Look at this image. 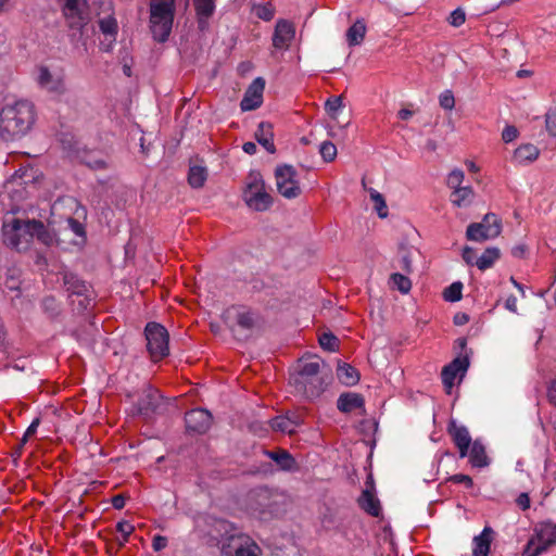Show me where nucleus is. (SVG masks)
<instances>
[{
	"label": "nucleus",
	"mask_w": 556,
	"mask_h": 556,
	"mask_svg": "<svg viewBox=\"0 0 556 556\" xmlns=\"http://www.w3.org/2000/svg\"><path fill=\"white\" fill-rule=\"evenodd\" d=\"M35 123V108L27 100L5 104L0 111V138L14 141L24 137Z\"/></svg>",
	"instance_id": "obj_1"
},
{
	"label": "nucleus",
	"mask_w": 556,
	"mask_h": 556,
	"mask_svg": "<svg viewBox=\"0 0 556 556\" xmlns=\"http://www.w3.org/2000/svg\"><path fill=\"white\" fill-rule=\"evenodd\" d=\"M175 0H150V28L159 42L168 39L173 28Z\"/></svg>",
	"instance_id": "obj_2"
},
{
	"label": "nucleus",
	"mask_w": 556,
	"mask_h": 556,
	"mask_svg": "<svg viewBox=\"0 0 556 556\" xmlns=\"http://www.w3.org/2000/svg\"><path fill=\"white\" fill-rule=\"evenodd\" d=\"M242 199L247 206L255 212H265L273 205V198L267 192L263 176L257 170H251L244 182Z\"/></svg>",
	"instance_id": "obj_3"
},
{
	"label": "nucleus",
	"mask_w": 556,
	"mask_h": 556,
	"mask_svg": "<svg viewBox=\"0 0 556 556\" xmlns=\"http://www.w3.org/2000/svg\"><path fill=\"white\" fill-rule=\"evenodd\" d=\"M33 223L34 219L23 220L15 217L5 220L2 225L3 242L18 251L26 249L33 240Z\"/></svg>",
	"instance_id": "obj_4"
},
{
	"label": "nucleus",
	"mask_w": 556,
	"mask_h": 556,
	"mask_svg": "<svg viewBox=\"0 0 556 556\" xmlns=\"http://www.w3.org/2000/svg\"><path fill=\"white\" fill-rule=\"evenodd\" d=\"M556 544V525L543 522L535 527L533 535L523 548L522 556H540Z\"/></svg>",
	"instance_id": "obj_5"
},
{
	"label": "nucleus",
	"mask_w": 556,
	"mask_h": 556,
	"mask_svg": "<svg viewBox=\"0 0 556 556\" xmlns=\"http://www.w3.org/2000/svg\"><path fill=\"white\" fill-rule=\"evenodd\" d=\"M147 348L153 361H159L168 355V332L157 323H149L146 326Z\"/></svg>",
	"instance_id": "obj_6"
},
{
	"label": "nucleus",
	"mask_w": 556,
	"mask_h": 556,
	"mask_svg": "<svg viewBox=\"0 0 556 556\" xmlns=\"http://www.w3.org/2000/svg\"><path fill=\"white\" fill-rule=\"evenodd\" d=\"M35 79L42 90L54 98L62 97L67 90L65 76L61 71H51L48 66L39 65Z\"/></svg>",
	"instance_id": "obj_7"
},
{
	"label": "nucleus",
	"mask_w": 556,
	"mask_h": 556,
	"mask_svg": "<svg viewBox=\"0 0 556 556\" xmlns=\"http://www.w3.org/2000/svg\"><path fill=\"white\" fill-rule=\"evenodd\" d=\"M296 170L291 165L278 166L275 170L276 187L286 199H295L301 194Z\"/></svg>",
	"instance_id": "obj_8"
},
{
	"label": "nucleus",
	"mask_w": 556,
	"mask_h": 556,
	"mask_svg": "<svg viewBox=\"0 0 556 556\" xmlns=\"http://www.w3.org/2000/svg\"><path fill=\"white\" fill-rule=\"evenodd\" d=\"M501 222L495 214H486L481 223L470 224L466 237L471 241L494 239L501 233Z\"/></svg>",
	"instance_id": "obj_9"
},
{
	"label": "nucleus",
	"mask_w": 556,
	"mask_h": 556,
	"mask_svg": "<svg viewBox=\"0 0 556 556\" xmlns=\"http://www.w3.org/2000/svg\"><path fill=\"white\" fill-rule=\"evenodd\" d=\"M63 15L72 28H81L89 21V9L86 0H62Z\"/></svg>",
	"instance_id": "obj_10"
},
{
	"label": "nucleus",
	"mask_w": 556,
	"mask_h": 556,
	"mask_svg": "<svg viewBox=\"0 0 556 556\" xmlns=\"http://www.w3.org/2000/svg\"><path fill=\"white\" fill-rule=\"evenodd\" d=\"M469 367V359L467 356L456 357L448 365L442 369V382L447 393H451L455 386L456 379L462 380L466 375Z\"/></svg>",
	"instance_id": "obj_11"
},
{
	"label": "nucleus",
	"mask_w": 556,
	"mask_h": 556,
	"mask_svg": "<svg viewBox=\"0 0 556 556\" xmlns=\"http://www.w3.org/2000/svg\"><path fill=\"white\" fill-rule=\"evenodd\" d=\"M223 318L225 323L232 329L240 327L241 329L249 330L253 328L255 323L253 313L243 306L228 307L224 312Z\"/></svg>",
	"instance_id": "obj_12"
},
{
	"label": "nucleus",
	"mask_w": 556,
	"mask_h": 556,
	"mask_svg": "<svg viewBox=\"0 0 556 556\" xmlns=\"http://www.w3.org/2000/svg\"><path fill=\"white\" fill-rule=\"evenodd\" d=\"M225 556H260V547L248 536H231L230 544L223 547Z\"/></svg>",
	"instance_id": "obj_13"
},
{
	"label": "nucleus",
	"mask_w": 556,
	"mask_h": 556,
	"mask_svg": "<svg viewBox=\"0 0 556 556\" xmlns=\"http://www.w3.org/2000/svg\"><path fill=\"white\" fill-rule=\"evenodd\" d=\"M249 511L253 517L261 520H267L271 517L273 510L267 491H258L251 495Z\"/></svg>",
	"instance_id": "obj_14"
},
{
	"label": "nucleus",
	"mask_w": 556,
	"mask_h": 556,
	"mask_svg": "<svg viewBox=\"0 0 556 556\" xmlns=\"http://www.w3.org/2000/svg\"><path fill=\"white\" fill-rule=\"evenodd\" d=\"M188 431L204 433L212 424V415L208 410L197 408L188 412L185 417Z\"/></svg>",
	"instance_id": "obj_15"
},
{
	"label": "nucleus",
	"mask_w": 556,
	"mask_h": 556,
	"mask_svg": "<svg viewBox=\"0 0 556 556\" xmlns=\"http://www.w3.org/2000/svg\"><path fill=\"white\" fill-rule=\"evenodd\" d=\"M321 359L317 356L303 359L299 368V382L306 387L319 372ZM308 396H314L318 392L305 388Z\"/></svg>",
	"instance_id": "obj_16"
},
{
	"label": "nucleus",
	"mask_w": 556,
	"mask_h": 556,
	"mask_svg": "<svg viewBox=\"0 0 556 556\" xmlns=\"http://www.w3.org/2000/svg\"><path fill=\"white\" fill-rule=\"evenodd\" d=\"M265 81L258 77L253 80L241 100L240 108L242 111H252L262 104Z\"/></svg>",
	"instance_id": "obj_17"
},
{
	"label": "nucleus",
	"mask_w": 556,
	"mask_h": 556,
	"mask_svg": "<svg viewBox=\"0 0 556 556\" xmlns=\"http://www.w3.org/2000/svg\"><path fill=\"white\" fill-rule=\"evenodd\" d=\"M295 35L292 23L286 20H279L276 23L273 35V46L276 49H288Z\"/></svg>",
	"instance_id": "obj_18"
},
{
	"label": "nucleus",
	"mask_w": 556,
	"mask_h": 556,
	"mask_svg": "<svg viewBox=\"0 0 556 556\" xmlns=\"http://www.w3.org/2000/svg\"><path fill=\"white\" fill-rule=\"evenodd\" d=\"M448 433L458 448L459 457L465 458L468 455V448L472 443L468 429L465 426H459L455 421H452L448 426Z\"/></svg>",
	"instance_id": "obj_19"
},
{
	"label": "nucleus",
	"mask_w": 556,
	"mask_h": 556,
	"mask_svg": "<svg viewBox=\"0 0 556 556\" xmlns=\"http://www.w3.org/2000/svg\"><path fill=\"white\" fill-rule=\"evenodd\" d=\"M161 405L160 392L148 386L142 390V394L138 402V409L143 415H150L157 410Z\"/></svg>",
	"instance_id": "obj_20"
},
{
	"label": "nucleus",
	"mask_w": 556,
	"mask_h": 556,
	"mask_svg": "<svg viewBox=\"0 0 556 556\" xmlns=\"http://www.w3.org/2000/svg\"><path fill=\"white\" fill-rule=\"evenodd\" d=\"M303 420L296 413H288L270 420V427L275 431L292 434L302 425Z\"/></svg>",
	"instance_id": "obj_21"
},
{
	"label": "nucleus",
	"mask_w": 556,
	"mask_h": 556,
	"mask_svg": "<svg viewBox=\"0 0 556 556\" xmlns=\"http://www.w3.org/2000/svg\"><path fill=\"white\" fill-rule=\"evenodd\" d=\"M466 457H468L470 465L476 468H483L490 464L485 447L480 440H475L471 443Z\"/></svg>",
	"instance_id": "obj_22"
},
{
	"label": "nucleus",
	"mask_w": 556,
	"mask_h": 556,
	"mask_svg": "<svg viewBox=\"0 0 556 556\" xmlns=\"http://www.w3.org/2000/svg\"><path fill=\"white\" fill-rule=\"evenodd\" d=\"M492 529L485 527L483 531L472 540V556H488L492 542Z\"/></svg>",
	"instance_id": "obj_23"
},
{
	"label": "nucleus",
	"mask_w": 556,
	"mask_h": 556,
	"mask_svg": "<svg viewBox=\"0 0 556 556\" xmlns=\"http://www.w3.org/2000/svg\"><path fill=\"white\" fill-rule=\"evenodd\" d=\"M99 27L101 33L104 35L105 40L109 41L108 43L104 41L101 42L102 49L104 51H109L116 38L117 22L113 16H106L99 21Z\"/></svg>",
	"instance_id": "obj_24"
},
{
	"label": "nucleus",
	"mask_w": 556,
	"mask_h": 556,
	"mask_svg": "<svg viewBox=\"0 0 556 556\" xmlns=\"http://www.w3.org/2000/svg\"><path fill=\"white\" fill-rule=\"evenodd\" d=\"M255 139L269 153H275L273 127L269 123L262 122L255 131Z\"/></svg>",
	"instance_id": "obj_25"
},
{
	"label": "nucleus",
	"mask_w": 556,
	"mask_h": 556,
	"mask_svg": "<svg viewBox=\"0 0 556 556\" xmlns=\"http://www.w3.org/2000/svg\"><path fill=\"white\" fill-rule=\"evenodd\" d=\"M337 405L339 410L343 413H351L364 407V399L358 393L349 392L339 396Z\"/></svg>",
	"instance_id": "obj_26"
},
{
	"label": "nucleus",
	"mask_w": 556,
	"mask_h": 556,
	"mask_svg": "<svg viewBox=\"0 0 556 556\" xmlns=\"http://www.w3.org/2000/svg\"><path fill=\"white\" fill-rule=\"evenodd\" d=\"M215 1L216 0H193L201 28L204 27L205 21L214 13Z\"/></svg>",
	"instance_id": "obj_27"
},
{
	"label": "nucleus",
	"mask_w": 556,
	"mask_h": 556,
	"mask_svg": "<svg viewBox=\"0 0 556 556\" xmlns=\"http://www.w3.org/2000/svg\"><path fill=\"white\" fill-rule=\"evenodd\" d=\"M473 199V190L469 186H465L453 190L451 194V202L457 207L468 206Z\"/></svg>",
	"instance_id": "obj_28"
},
{
	"label": "nucleus",
	"mask_w": 556,
	"mask_h": 556,
	"mask_svg": "<svg viewBox=\"0 0 556 556\" xmlns=\"http://www.w3.org/2000/svg\"><path fill=\"white\" fill-rule=\"evenodd\" d=\"M366 34V25L363 20H357L346 31V40L350 46L359 45Z\"/></svg>",
	"instance_id": "obj_29"
},
{
	"label": "nucleus",
	"mask_w": 556,
	"mask_h": 556,
	"mask_svg": "<svg viewBox=\"0 0 556 556\" xmlns=\"http://www.w3.org/2000/svg\"><path fill=\"white\" fill-rule=\"evenodd\" d=\"M265 454L282 470H291L294 466V459L287 451H266Z\"/></svg>",
	"instance_id": "obj_30"
},
{
	"label": "nucleus",
	"mask_w": 556,
	"mask_h": 556,
	"mask_svg": "<svg viewBox=\"0 0 556 556\" xmlns=\"http://www.w3.org/2000/svg\"><path fill=\"white\" fill-rule=\"evenodd\" d=\"M338 379L345 386H354L359 380L357 370L351 365H339L337 369Z\"/></svg>",
	"instance_id": "obj_31"
},
{
	"label": "nucleus",
	"mask_w": 556,
	"mask_h": 556,
	"mask_svg": "<svg viewBox=\"0 0 556 556\" xmlns=\"http://www.w3.org/2000/svg\"><path fill=\"white\" fill-rule=\"evenodd\" d=\"M207 179V169L201 165H192L189 168L188 182L192 188H201Z\"/></svg>",
	"instance_id": "obj_32"
},
{
	"label": "nucleus",
	"mask_w": 556,
	"mask_h": 556,
	"mask_svg": "<svg viewBox=\"0 0 556 556\" xmlns=\"http://www.w3.org/2000/svg\"><path fill=\"white\" fill-rule=\"evenodd\" d=\"M500 257V250L497 248H488L475 262V265L480 270H485L493 266Z\"/></svg>",
	"instance_id": "obj_33"
},
{
	"label": "nucleus",
	"mask_w": 556,
	"mask_h": 556,
	"mask_svg": "<svg viewBox=\"0 0 556 556\" xmlns=\"http://www.w3.org/2000/svg\"><path fill=\"white\" fill-rule=\"evenodd\" d=\"M539 156V149L531 143L520 146L515 151V160L519 163L532 162Z\"/></svg>",
	"instance_id": "obj_34"
},
{
	"label": "nucleus",
	"mask_w": 556,
	"mask_h": 556,
	"mask_svg": "<svg viewBox=\"0 0 556 556\" xmlns=\"http://www.w3.org/2000/svg\"><path fill=\"white\" fill-rule=\"evenodd\" d=\"M361 507L372 516H378L380 511L379 502L370 493L369 490H365L358 500Z\"/></svg>",
	"instance_id": "obj_35"
},
{
	"label": "nucleus",
	"mask_w": 556,
	"mask_h": 556,
	"mask_svg": "<svg viewBox=\"0 0 556 556\" xmlns=\"http://www.w3.org/2000/svg\"><path fill=\"white\" fill-rule=\"evenodd\" d=\"M33 238H37L45 245H51L54 242V235L51 233L41 222L35 220L31 224Z\"/></svg>",
	"instance_id": "obj_36"
},
{
	"label": "nucleus",
	"mask_w": 556,
	"mask_h": 556,
	"mask_svg": "<svg viewBox=\"0 0 556 556\" xmlns=\"http://www.w3.org/2000/svg\"><path fill=\"white\" fill-rule=\"evenodd\" d=\"M369 195L371 201L375 203V210L378 216L380 218H386L388 216V206L383 195L372 188L369 189Z\"/></svg>",
	"instance_id": "obj_37"
},
{
	"label": "nucleus",
	"mask_w": 556,
	"mask_h": 556,
	"mask_svg": "<svg viewBox=\"0 0 556 556\" xmlns=\"http://www.w3.org/2000/svg\"><path fill=\"white\" fill-rule=\"evenodd\" d=\"M390 281L392 288L397 289L402 293H408L412 288L410 280L406 276L399 273L391 275Z\"/></svg>",
	"instance_id": "obj_38"
},
{
	"label": "nucleus",
	"mask_w": 556,
	"mask_h": 556,
	"mask_svg": "<svg viewBox=\"0 0 556 556\" xmlns=\"http://www.w3.org/2000/svg\"><path fill=\"white\" fill-rule=\"evenodd\" d=\"M462 290L463 285L462 282H453L451 286H448L444 292L443 298L447 302H457L462 299Z\"/></svg>",
	"instance_id": "obj_39"
},
{
	"label": "nucleus",
	"mask_w": 556,
	"mask_h": 556,
	"mask_svg": "<svg viewBox=\"0 0 556 556\" xmlns=\"http://www.w3.org/2000/svg\"><path fill=\"white\" fill-rule=\"evenodd\" d=\"M319 153L325 162H332L337 156V147L331 141H324L319 146Z\"/></svg>",
	"instance_id": "obj_40"
},
{
	"label": "nucleus",
	"mask_w": 556,
	"mask_h": 556,
	"mask_svg": "<svg viewBox=\"0 0 556 556\" xmlns=\"http://www.w3.org/2000/svg\"><path fill=\"white\" fill-rule=\"evenodd\" d=\"M319 344L324 350L334 352L339 346V340L332 333H323L319 337Z\"/></svg>",
	"instance_id": "obj_41"
},
{
	"label": "nucleus",
	"mask_w": 556,
	"mask_h": 556,
	"mask_svg": "<svg viewBox=\"0 0 556 556\" xmlns=\"http://www.w3.org/2000/svg\"><path fill=\"white\" fill-rule=\"evenodd\" d=\"M464 179V172L462 169H454L448 174L446 184L451 189L456 190L458 188H462Z\"/></svg>",
	"instance_id": "obj_42"
},
{
	"label": "nucleus",
	"mask_w": 556,
	"mask_h": 556,
	"mask_svg": "<svg viewBox=\"0 0 556 556\" xmlns=\"http://www.w3.org/2000/svg\"><path fill=\"white\" fill-rule=\"evenodd\" d=\"M343 108L342 97H333L326 101V110L333 117H337V113Z\"/></svg>",
	"instance_id": "obj_43"
},
{
	"label": "nucleus",
	"mask_w": 556,
	"mask_h": 556,
	"mask_svg": "<svg viewBox=\"0 0 556 556\" xmlns=\"http://www.w3.org/2000/svg\"><path fill=\"white\" fill-rule=\"evenodd\" d=\"M116 529L123 535L119 545H124L128 541L129 535L134 532L135 527L130 522L123 520L116 525Z\"/></svg>",
	"instance_id": "obj_44"
},
{
	"label": "nucleus",
	"mask_w": 556,
	"mask_h": 556,
	"mask_svg": "<svg viewBox=\"0 0 556 556\" xmlns=\"http://www.w3.org/2000/svg\"><path fill=\"white\" fill-rule=\"evenodd\" d=\"M439 102L442 109L451 111L455 106V99L451 90L443 91L439 97Z\"/></svg>",
	"instance_id": "obj_45"
},
{
	"label": "nucleus",
	"mask_w": 556,
	"mask_h": 556,
	"mask_svg": "<svg viewBox=\"0 0 556 556\" xmlns=\"http://www.w3.org/2000/svg\"><path fill=\"white\" fill-rule=\"evenodd\" d=\"M545 128L551 136L556 137V110H548L545 114Z\"/></svg>",
	"instance_id": "obj_46"
},
{
	"label": "nucleus",
	"mask_w": 556,
	"mask_h": 556,
	"mask_svg": "<svg viewBox=\"0 0 556 556\" xmlns=\"http://www.w3.org/2000/svg\"><path fill=\"white\" fill-rule=\"evenodd\" d=\"M466 21V14L463 9L457 8L455 9L448 17V23L454 27L462 26Z\"/></svg>",
	"instance_id": "obj_47"
},
{
	"label": "nucleus",
	"mask_w": 556,
	"mask_h": 556,
	"mask_svg": "<svg viewBox=\"0 0 556 556\" xmlns=\"http://www.w3.org/2000/svg\"><path fill=\"white\" fill-rule=\"evenodd\" d=\"M67 226L76 236L83 237V238L85 237V227L80 222H78L74 218H68Z\"/></svg>",
	"instance_id": "obj_48"
},
{
	"label": "nucleus",
	"mask_w": 556,
	"mask_h": 556,
	"mask_svg": "<svg viewBox=\"0 0 556 556\" xmlns=\"http://www.w3.org/2000/svg\"><path fill=\"white\" fill-rule=\"evenodd\" d=\"M448 480L454 483H462L468 489L472 488V485H473L472 479L469 476L463 475V473L454 475V476L450 477Z\"/></svg>",
	"instance_id": "obj_49"
},
{
	"label": "nucleus",
	"mask_w": 556,
	"mask_h": 556,
	"mask_svg": "<svg viewBox=\"0 0 556 556\" xmlns=\"http://www.w3.org/2000/svg\"><path fill=\"white\" fill-rule=\"evenodd\" d=\"M518 137V129L515 126H506L502 132L505 142H511Z\"/></svg>",
	"instance_id": "obj_50"
},
{
	"label": "nucleus",
	"mask_w": 556,
	"mask_h": 556,
	"mask_svg": "<svg viewBox=\"0 0 556 556\" xmlns=\"http://www.w3.org/2000/svg\"><path fill=\"white\" fill-rule=\"evenodd\" d=\"M167 538L163 535H154L152 540V548L154 552H161L167 546Z\"/></svg>",
	"instance_id": "obj_51"
},
{
	"label": "nucleus",
	"mask_w": 556,
	"mask_h": 556,
	"mask_svg": "<svg viewBox=\"0 0 556 556\" xmlns=\"http://www.w3.org/2000/svg\"><path fill=\"white\" fill-rule=\"evenodd\" d=\"M463 258L467 264L473 265L477 260L475 255V250L470 247H465L463 250Z\"/></svg>",
	"instance_id": "obj_52"
},
{
	"label": "nucleus",
	"mask_w": 556,
	"mask_h": 556,
	"mask_svg": "<svg viewBox=\"0 0 556 556\" xmlns=\"http://www.w3.org/2000/svg\"><path fill=\"white\" fill-rule=\"evenodd\" d=\"M38 426H39V419L33 420V422L29 425L26 432L24 433V437L22 439V444H24L27 441L28 437L33 435L37 431Z\"/></svg>",
	"instance_id": "obj_53"
},
{
	"label": "nucleus",
	"mask_w": 556,
	"mask_h": 556,
	"mask_svg": "<svg viewBox=\"0 0 556 556\" xmlns=\"http://www.w3.org/2000/svg\"><path fill=\"white\" fill-rule=\"evenodd\" d=\"M517 504L518 506L526 510L530 507V497L527 493H521L518 497H517Z\"/></svg>",
	"instance_id": "obj_54"
},
{
	"label": "nucleus",
	"mask_w": 556,
	"mask_h": 556,
	"mask_svg": "<svg viewBox=\"0 0 556 556\" xmlns=\"http://www.w3.org/2000/svg\"><path fill=\"white\" fill-rule=\"evenodd\" d=\"M257 16L264 21H269L273 18L274 13L269 8L262 7L257 10Z\"/></svg>",
	"instance_id": "obj_55"
},
{
	"label": "nucleus",
	"mask_w": 556,
	"mask_h": 556,
	"mask_svg": "<svg viewBox=\"0 0 556 556\" xmlns=\"http://www.w3.org/2000/svg\"><path fill=\"white\" fill-rule=\"evenodd\" d=\"M87 165L93 169H102L106 167V163L102 159L90 160L87 162Z\"/></svg>",
	"instance_id": "obj_56"
},
{
	"label": "nucleus",
	"mask_w": 556,
	"mask_h": 556,
	"mask_svg": "<svg viewBox=\"0 0 556 556\" xmlns=\"http://www.w3.org/2000/svg\"><path fill=\"white\" fill-rule=\"evenodd\" d=\"M505 307L513 312V313H516L517 312V299L516 296L514 295H510L506 299L505 301Z\"/></svg>",
	"instance_id": "obj_57"
},
{
	"label": "nucleus",
	"mask_w": 556,
	"mask_h": 556,
	"mask_svg": "<svg viewBox=\"0 0 556 556\" xmlns=\"http://www.w3.org/2000/svg\"><path fill=\"white\" fill-rule=\"evenodd\" d=\"M547 396L549 402L556 406V380H554L548 387Z\"/></svg>",
	"instance_id": "obj_58"
},
{
	"label": "nucleus",
	"mask_w": 556,
	"mask_h": 556,
	"mask_svg": "<svg viewBox=\"0 0 556 556\" xmlns=\"http://www.w3.org/2000/svg\"><path fill=\"white\" fill-rule=\"evenodd\" d=\"M112 505L116 509H122L125 506V498L122 495H115L112 498Z\"/></svg>",
	"instance_id": "obj_59"
},
{
	"label": "nucleus",
	"mask_w": 556,
	"mask_h": 556,
	"mask_svg": "<svg viewBox=\"0 0 556 556\" xmlns=\"http://www.w3.org/2000/svg\"><path fill=\"white\" fill-rule=\"evenodd\" d=\"M242 149L245 153L252 155L256 152V144L254 142L249 141L242 146Z\"/></svg>",
	"instance_id": "obj_60"
},
{
	"label": "nucleus",
	"mask_w": 556,
	"mask_h": 556,
	"mask_svg": "<svg viewBox=\"0 0 556 556\" xmlns=\"http://www.w3.org/2000/svg\"><path fill=\"white\" fill-rule=\"evenodd\" d=\"M402 268L406 271H410V260L407 255L402 256L401 258Z\"/></svg>",
	"instance_id": "obj_61"
},
{
	"label": "nucleus",
	"mask_w": 556,
	"mask_h": 556,
	"mask_svg": "<svg viewBox=\"0 0 556 556\" xmlns=\"http://www.w3.org/2000/svg\"><path fill=\"white\" fill-rule=\"evenodd\" d=\"M413 115V112L408 109H402L399 111V117L401 119H408Z\"/></svg>",
	"instance_id": "obj_62"
},
{
	"label": "nucleus",
	"mask_w": 556,
	"mask_h": 556,
	"mask_svg": "<svg viewBox=\"0 0 556 556\" xmlns=\"http://www.w3.org/2000/svg\"><path fill=\"white\" fill-rule=\"evenodd\" d=\"M467 321H468V317L466 315H462V316L456 315L455 316V324H457V325H463Z\"/></svg>",
	"instance_id": "obj_63"
},
{
	"label": "nucleus",
	"mask_w": 556,
	"mask_h": 556,
	"mask_svg": "<svg viewBox=\"0 0 556 556\" xmlns=\"http://www.w3.org/2000/svg\"><path fill=\"white\" fill-rule=\"evenodd\" d=\"M468 169L471 172H477L478 167L473 162H467Z\"/></svg>",
	"instance_id": "obj_64"
}]
</instances>
